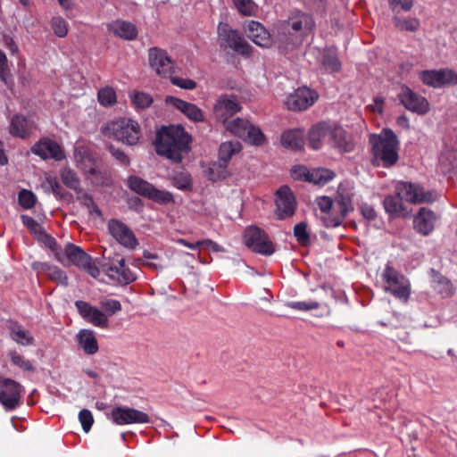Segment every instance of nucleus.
<instances>
[{"mask_svg": "<svg viewBox=\"0 0 457 457\" xmlns=\"http://www.w3.org/2000/svg\"><path fill=\"white\" fill-rule=\"evenodd\" d=\"M190 141L191 137L183 127H163L156 135V153L175 162H179L182 160V154L189 150Z\"/></svg>", "mask_w": 457, "mask_h": 457, "instance_id": "nucleus-1", "label": "nucleus"}, {"mask_svg": "<svg viewBox=\"0 0 457 457\" xmlns=\"http://www.w3.org/2000/svg\"><path fill=\"white\" fill-rule=\"evenodd\" d=\"M370 145L373 165L389 168L398 161L399 141L391 129H383L379 135H371Z\"/></svg>", "mask_w": 457, "mask_h": 457, "instance_id": "nucleus-2", "label": "nucleus"}, {"mask_svg": "<svg viewBox=\"0 0 457 457\" xmlns=\"http://www.w3.org/2000/svg\"><path fill=\"white\" fill-rule=\"evenodd\" d=\"M102 134L128 145H135L140 138V127L136 120L121 118L112 120L101 129Z\"/></svg>", "mask_w": 457, "mask_h": 457, "instance_id": "nucleus-3", "label": "nucleus"}, {"mask_svg": "<svg viewBox=\"0 0 457 457\" xmlns=\"http://www.w3.org/2000/svg\"><path fill=\"white\" fill-rule=\"evenodd\" d=\"M381 278L385 282V290L395 298L407 302L411 295V284L409 280L389 263L385 266Z\"/></svg>", "mask_w": 457, "mask_h": 457, "instance_id": "nucleus-4", "label": "nucleus"}, {"mask_svg": "<svg viewBox=\"0 0 457 457\" xmlns=\"http://www.w3.org/2000/svg\"><path fill=\"white\" fill-rule=\"evenodd\" d=\"M129 187L135 193L148 198L160 204H167L174 202L173 195L166 190H160L153 184L137 176H130L128 179Z\"/></svg>", "mask_w": 457, "mask_h": 457, "instance_id": "nucleus-5", "label": "nucleus"}, {"mask_svg": "<svg viewBox=\"0 0 457 457\" xmlns=\"http://www.w3.org/2000/svg\"><path fill=\"white\" fill-rule=\"evenodd\" d=\"M218 41L220 47L230 48L235 52L248 56L252 46L245 40L237 30L231 29L228 24L220 22L218 25Z\"/></svg>", "mask_w": 457, "mask_h": 457, "instance_id": "nucleus-6", "label": "nucleus"}, {"mask_svg": "<svg viewBox=\"0 0 457 457\" xmlns=\"http://www.w3.org/2000/svg\"><path fill=\"white\" fill-rule=\"evenodd\" d=\"M245 245L253 252L263 255H270L274 253V246L268 235L260 228L248 227L244 234Z\"/></svg>", "mask_w": 457, "mask_h": 457, "instance_id": "nucleus-7", "label": "nucleus"}, {"mask_svg": "<svg viewBox=\"0 0 457 457\" xmlns=\"http://www.w3.org/2000/svg\"><path fill=\"white\" fill-rule=\"evenodd\" d=\"M114 424L122 426L129 424H145L151 421L149 415L139 410L127 407L119 406L112 410L108 415Z\"/></svg>", "mask_w": 457, "mask_h": 457, "instance_id": "nucleus-8", "label": "nucleus"}, {"mask_svg": "<svg viewBox=\"0 0 457 457\" xmlns=\"http://www.w3.org/2000/svg\"><path fill=\"white\" fill-rule=\"evenodd\" d=\"M148 62L151 69L162 78L170 77L174 72V62L164 49L159 47L149 48Z\"/></svg>", "mask_w": 457, "mask_h": 457, "instance_id": "nucleus-9", "label": "nucleus"}, {"mask_svg": "<svg viewBox=\"0 0 457 457\" xmlns=\"http://www.w3.org/2000/svg\"><path fill=\"white\" fill-rule=\"evenodd\" d=\"M22 386L11 378L0 382V403L6 411H12L21 403Z\"/></svg>", "mask_w": 457, "mask_h": 457, "instance_id": "nucleus-10", "label": "nucleus"}, {"mask_svg": "<svg viewBox=\"0 0 457 457\" xmlns=\"http://www.w3.org/2000/svg\"><path fill=\"white\" fill-rule=\"evenodd\" d=\"M314 25L312 18L303 12H296L285 21L280 30L284 35H305L310 32Z\"/></svg>", "mask_w": 457, "mask_h": 457, "instance_id": "nucleus-11", "label": "nucleus"}, {"mask_svg": "<svg viewBox=\"0 0 457 457\" xmlns=\"http://www.w3.org/2000/svg\"><path fill=\"white\" fill-rule=\"evenodd\" d=\"M395 192L401 199L411 204L430 203L435 200L432 192H424L419 185L410 182H398L395 186Z\"/></svg>", "mask_w": 457, "mask_h": 457, "instance_id": "nucleus-12", "label": "nucleus"}, {"mask_svg": "<svg viewBox=\"0 0 457 457\" xmlns=\"http://www.w3.org/2000/svg\"><path fill=\"white\" fill-rule=\"evenodd\" d=\"M334 203L337 213L335 216L324 218L326 227H338L347 213L353 210L351 194L345 188L339 187Z\"/></svg>", "mask_w": 457, "mask_h": 457, "instance_id": "nucleus-13", "label": "nucleus"}, {"mask_svg": "<svg viewBox=\"0 0 457 457\" xmlns=\"http://www.w3.org/2000/svg\"><path fill=\"white\" fill-rule=\"evenodd\" d=\"M241 110L239 102L235 96L229 95L220 96L213 106V113L219 121L224 126L230 120L229 119Z\"/></svg>", "mask_w": 457, "mask_h": 457, "instance_id": "nucleus-14", "label": "nucleus"}, {"mask_svg": "<svg viewBox=\"0 0 457 457\" xmlns=\"http://www.w3.org/2000/svg\"><path fill=\"white\" fill-rule=\"evenodd\" d=\"M103 271L113 282L127 285L136 280L137 276L125 264L123 258L114 262H108L102 264Z\"/></svg>", "mask_w": 457, "mask_h": 457, "instance_id": "nucleus-15", "label": "nucleus"}, {"mask_svg": "<svg viewBox=\"0 0 457 457\" xmlns=\"http://www.w3.org/2000/svg\"><path fill=\"white\" fill-rule=\"evenodd\" d=\"M31 153L43 160L53 159L61 162L66 158L62 146L56 141L48 137H43L37 141L31 147Z\"/></svg>", "mask_w": 457, "mask_h": 457, "instance_id": "nucleus-16", "label": "nucleus"}, {"mask_svg": "<svg viewBox=\"0 0 457 457\" xmlns=\"http://www.w3.org/2000/svg\"><path fill=\"white\" fill-rule=\"evenodd\" d=\"M108 229L112 237L122 246L128 249H135L138 245V240L134 232L119 220H110Z\"/></svg>", "mask_w": 457, "mask_h": 457, "instance_id": "nucleus-17", "label": "nucleus"}, {"mask_svg": "<svg viewBox=\"0 0 457 457\" xmlns=\"http://www.w3.org/2000/svg\"><path fill=\"white\" fill-rule=\"evenodd\" d=\"M401 104L409 111L419 115H424L429 111V104L428 100L413 92L408 87H402L398 94Z\"/></svg>", "mask_w": 457, "mask_h": 457, "instance_id": "nucleus-18", "label": "nucleus"}, {"mask_svg": "<svg viewBox=\"0 0 457 457\" xmlns=\"http://www.w3.org/2000/svg\"><path fill=\"white\" fill-rule=\"evenodd\" d=\"M318 96L316 91L307 87H299L287 96L286 105L292 111H303L312 106Z\"/></svg>", "mask_w": 457, "mask_h": 457, "instance_id": "nucleus-19", "label": "nucleus"}, {"mask_svg": "<svg viewBox=\"0 0 457 457\" xmlns=\"http://www.w3.org/2000/svg\"><path fill=\"white\" fill-rule=\"evenodd\" d=\"M79 314L87 322L100 328H106L109 325L108 316L89 303L79 300L75 302Z\"/></svg>", "mask_w": 457, "mask_h": 457, "instance_id": "nucleus-20", "label": "nucleus"}, {"mask_svg": "<svg viewBox=\"0 0 457 457\" xmlns=\"http://www.w3.org/2000/svg\"><path fill=\"white\" fill-rule=\"evenodd\" d=\"M276 205V213L279 220L288 218L295 213V199L288 187L284 186L278 190Z\"/></svg>", "mask_w": 457, "mask_h": 457, "instance_id": "nucleus-21", "label": "nucleus"}, {"mask_svg": "<svg viewBox=\"0 0 457 457\" xmlns=\"http://www.w3.org/2000/svg\"><path fill=\"white\" fill-rule=\"evenodd\" d=\"M165 102L168 105L181 112L194 122H202L204 120L203 111L194 104L186 102L175 96H167Z\"/></svg>", "mask_w": 457, "mask_h": 457, "instance_id": "nucleus-22", "label": "nucleus"}, {"mask_svg": "<svg viewBox=\"0 0 457 457\" xmlns=\"http://www.w3.org/2000/svg\"><path fill=\"white\" fill-rule=\"evenodd\" d=\"M328 144L339 152L349 153L353 150L352 136L340 127L329 126Z\"/></svg>", "mask_w": 457, "mask_h": 457, "instance_id": "nucleus-23", "label": "nucleus"}, {"mask_svg": "<svg viewBox=\"0 0 457 457\" xmlns=\"http://www.w3.org/2000/svg\"><path fill=\"white\" fill-rule=\"evenodd\" d=\"M74 159L77 167L85 174L95 175L97 173L95 159L87 146L82 145H76Z\"/></svg>", "mask_w": 457, "mask_h": 457, "instance_id": "nucleus-24", "label": "nucleus"}, {"mask_svg": "<svg viewBox=\"0 0 457 457\" xmlns=\"http://www.w3.org/2000/svg\"><path fill=\"white\" fill-rule=\"evenodd\" d=\"M245 32L247 37L257 46L269 47L271 44L269 31L258 21H249Z\"/></svg>", "mask_w": 457, "mask_h": 457, "instance_id": "nucleus-25", "label": "nucleus"}, {"mask_svg": "<svg viewBox=\"0 0 457 457\" xmlns=\"http://www.w3.org/2000/svg\"><path fill=\"white\" fill-rule=\"evenodd\" d=\"M34 128L35 124L32 120L17 114L11 120L9 132L13 137L27 138L29 137Z\"/></svg>", "mask_w": 457, "mask_h": 457, "instance_id": "nucleus-26", "label": "nucleus"}, {"mask_svg": "<svg viewBox=\"0 0 457 457\" xmlns=\"http://www.w3.org/2000/svg\"><path fill=\"white\" fill-rule=\"evenodd\" d=\"M79 347L86 354L93 355L98 352L99 346L95 332L91 329H80L76 335Z\"/></svg>", "mask_w": 457, "mask_h": 457, "instance_id": "nucleus-27", "label": "nucleus"}, {"mask_svg": "<svg viewBox=\"0 0 457 457\" xmlns=\"http://www.w3.org/2000/svg\"><path fill=\"white\" fill-rule=\"evenodd\" d=\"M108 30L125 40H133L137 36V27L129 21H115L108 24Z\"/></svg>", "mask_w": 457, "mask_h": 457, "instance_id": "nucleus-28", "label": "nucleus"}, {"mask_svg": "<svg viewBox=\"0 0 457 457\" xmlns=\"http://www.w3.org/2000/svg\"><path fill=\"white\" fill-rule=\"evenodd\" d=\"M435 220L436 216L432 211L421 208L414 218V228L422 235H428L434 228Z\"/></svg>", "mask_w": 457, "mask_h": 457, "instance_id": "nucleus-29", "label": "nucleus"}, {"mask_svg": "<svg viewBox=\"0 0 457 457\" xmlns=\"http://www.w3.org/2000/svg\"><path fill=\"white\" fill-rule=\"evenodd\" d=\"M329 126L325 123H320L313 126L308 134V142L313 150L321 148L324 141L328 142Z\"/></svg>", "mask_w": 457, "mask_h": 457, "instance_id": "nucleus-30", "label": "nucleus"}, {"mask_svg": "<svg viewBox=\"0 0 457 457\" xmlns=\"http://www.w3.org/2000/svg\"><path fill=\"white\" fill-rule=\"evenodd\" d=\"M281 144L288 149H302L304 144L303 132L301 129L286 131L281 137Z\"/></svg>", "mask_w": 457, "mask_h": 457, "instance_id": "nucleus-31", "label": "nucleus"}, {"mask_svg": "<svg viewBox=\"0 0 457 457\" xmlns=\"http://www.w3.org/2000/svg\"><path fill=\"white\" fill-rule=\"evenodd\" d=\"M64 253L68 260L79 268L84 265L90 257L82 248L72 244L65 245Z\"/></svg>", "mask_w": 457, "mask_h": 457, "instance_id": "nucleus-32", "label": "nucleus"}, {"mask_svg": "<svg viewBox=\"0 0 457 457\" xmlns=\"http://www.w3.org/2000/svg\"><path fill=\"white\" fill-rule=\"evenodd\" d=\"M10 335L13 341L21 345H31L34 344V338L28 330L21 325L13 323L10 327Z\"/></svg>", "mask_w": 457, "mask_h": 457, "instance_id": "nucleus-33", "label": "nucleus"}, {"mask_svg": "<svg viewBox=\"0 0 457 457\" xmlns=\"http://www.w3.org/2000/svg\"><path fill=\"white\" fill-rule=\"evenodd\" d=\"M439 167L444 173L457 170V150L443 153L439 158Z\"/></svg>", "mask_w": 457, "mask_h": 457, "instance_id": "nucleus-34", "label": "nucleus"}, {"mask_svg": "<svg viewBox=\"0 0 457 457\" xmlns=\"http://www.w3.org/2000/svg\"><path fill=\"white\" fill-rule=\"evenodd\" d=\"M241 150V144L238 141H228L220 145L219 150L220 161L228 163L231 157Z\"/></svg>", "mask_w": 457, "mask_h": 457, "instance_id": "nucleus-35", "label": "nucleus"}, {"mask_svg": "<svg viewBox=\"0 0 457 457\" xmlns=\"http://www.w3.org/2000/svg\"><path fill=\"white\" fill-rule=\"evenodd\" d=\"M403 199L397 194L395 195H388L384 199V207L390 215L403 214L405 209L403 207Z\"/></svg>", "mask_w": 457, "mask_h": 457, "instance_id": "nucleus-36", "label": "nucleus"}, {"mask_svg": "<svg viewBox=\"0 0 457 457\" xmlns=\"http://www.w3.org/2000/svg\"><path fill=\"white\" fill-rule=\"evenodd\" d=\"M250 125L251 123L247 120L237 118L227 123L225 128L232 134L236 135L240 138H243L244 137H245V133L247 129H249Z\"/></svg>", "mask_w": 457, "mask_h": 457, "instance_id": "nucleus-37", "label": "nucleus"}, {"mask_svg": "<svg viewBox=\"0 0 457 457\" xmlns=\"http://www.w3.org/2000/svg\"><path fill=\"white\" fill-rule=\"evenodd\" d=\"M62 183L69 188L79 191L80 180L76 172L70 168H64L60 172Z\"/></svg>", "mask_w": 457, "mask_h": 457, "instance_id": "nucleus-38", "label": "nucleus"}, {"mask_svg": "<svg viewBox=\"0 0 457 457\" xmlns=\"http://www.w3.org/2000/svg\"><path fill=\"white\" fill-rule=\"evenodd\" d=\"M227 167L228 164L220 161L212 163L208 168V179L212 181H217L225 179L228 174Z\"/></svg>", "mask_w": 457, "mask_h": 457, "instance_id": "nucleus-39", "label": "nucleus"}, {"mask_svg": "<svg viewBox=\"0 0 457 457\" xmlns=\"http://www.w3.org/2000/svg\"><path fill=\"white\" fill-rule=\"evenodd\" d=\"M333 179V173L326 169H318L311 171L308 181L317 185H324Z\"/></svg>", "mask_w": 457, "mask_h": 457, "instance_id": "nucleus-40", "label": "nucleus"}, {"mask_svg": "<svg viewBox=\"0 0 457 457\" xmlns=\"http://www.w3.org/2000/svg\"><path fill=\"white\" fill-rule=\"evenodd\" d=\"M395 26L401 30L417 31L420 28V21L416 18L401 19L397 16L393 18Z\"/></svg>", "mask_w": 457, "mask_h": 457, "instance_id": "nucleus-41", "label": "nucleus"}, {"mask_svg": "<svg viewBox=\"0 0 457 457\" xmlns=\"http://www.w3.org/2000/svg\"><path fill=\"white\" fill-rule=\"evenodd\" d=\"M242 139L252 145H261L264 143L265 137L258 127L251 124L249 129H247L245 133V137H244Z\"/></svg>", "mask_w": 457, "mask_h": 457, "instance_id": "nucleus-42", "label": "nucleus"}, {"mask_svg": "<svg viewBox=\"0 0 457 457\" xmlns=\"http://www.w3.org/2000/svg\"><path fill=\"white\" fill-rule=\"evenodd\" d=\"M237 10L244 16H253L257 11V5L253 0H232Z\"/></svg>", "mask_w": 457, "mask_h": 457, "instance_id": "nucleus-43", "label": "nucleus"}, {"mask_svg": "<svg viewBox=\"0 0 457 457\" xmlns=\"http://www.w3.org/2000/svg\"><path fill=\"white\" fill-rule=\"evenodd\" d=\"M438 84H440V87L457 85V73L450 69H439Z\"/></svg>", "mask_w": 457, "mask_h": 457, "instance_id": "nucleus-44", "label": "nucleus"}, {"mask_svg": "<svg viewBox=\"0 0 457 457\" xmlns=\"http://www.w3.org/2000/svg\"><path fill=\"white\" fill-rule=\"evenodd\" d=\"M419 78L423 84L434 88H440V84H438V70L421 71L419 73Z\"/></svg>", "mask_w": 457, "mask_h": 457, "instance_id": "nucleus-45", "label": "nucleus"}, {"mask_svg": "<svg viewBox=\"0 0 457 457\" xmlns=\"http://www.w3.org/2000/svg\"><path fill=\"white\" fill-rule=\"evenodd\" d=\"M51 27L54 35L58 37H64L68 34V22L61 16L52 18Z\"/></svg>", "mask_w": 457, "mask_h": 457, "instance_id": "nucleus-46", "label": "nucleus"}, {"mask_svg": "<svg viewBox=\"0 0 457 457\" xmlns=\"http://www.w3.org/2000/svg\"><path fill=\"white\" fill-rule=\"evenodd\" d=\"M130 99L134 106L138 109L147 108L153 102L150 95L137 91L130 94Z\"/></svg>", "mask_w": 457, "mask_h": 457, "instance_id": "nucleus-47", "label": "nucleus"}, {"mask_svg": "<svg viewBox=\"0 0 457 457\" xmlns=\"http://www.w3.org/2000/svg\"><path fill=\"white\" fill-rule=\"evenodd\" d=\"M97 98L103 106H111L116 102V93L109 87L99 90Z\"/></svg>", "mask_w": 457, "mask_h": 457, "instance_id": "nucleus-48", "label": "nucleus"}, {"mask_svg": "<svg viewBox=\"0 0 457 457\" xmlns=\"http://www.w3.org/2000/svg\"><path fill=\"white\" fill-rule=\"evenodd\" d=\"M288 308L298 310L302 312H307L318 309L320 307V303L316 301L309 300V301H291L287 302L286 304Z\"/></svg>", "mask_w": 457, "mask_h": 457, "instance_id": "nucleus-49", "label": "nucleus"}, {"mask_svg": "<svg viewBox=\"0 0 457 457\" xmlns=\"http://www.w3.org/2000/svg\"><path fill=\"white\" fill-rule=\"evenodd\" d=\"M77 199L79 201V203L87 208L88 212L90 213H96L97 216H101V211L97 207V205L95 204L93 197L85 192H79Z\"/></svg>", "mask_w": 457, "mask_h": 457, "instance_id": "nucleus-50", "label": "nucleus"}, {"mask_svg": "<svg viewBox=\"0 0 457 457\" xmlns=\"http://www.w3.org/2000/svg\"><path fill=\"white\" fill-rule=\"evenodd\" d=\"M322 66L327 72H336L341 68L338 58L332 54H327L323 56Z\"/></svg>", "mask_w": 457, "mask_h": 457, "instance_id": "nucleus-51", "label": "nucleus"}, {"mask_svg": "<svg viewBox=\"0 0 457 457\" xmlns=\"http://www.w3.org/2000/svg\"><path fill=\"white\" fill-rule=\"evenodd\" d=\"M10 357L12 364L18 366L20 369L25 371H34L35 368L32 363L25 359L22 355L18 353L17 352H11Z\"/></svg>", "mask_w": 457, "mask_h": 457, "instance_id": "nucleus-52", "label": "nucleus"}, {"mask_svg": "<svg viewBox=\"0 0 457 457\" xmlns=\"http://www.w3.org/2000/svg\"><path fill=\"white\" fill-rule=\"evenodd\" d=\"M19 204L24 209H31L36 204V195L29 190L22 189L18 195Z\"/></svg>", "mask_w": 457, "mask_h": 457, "instance_id": "nucleus-53", "label": "nucleus"}, {"mask_svg": "<svg viewBox=\"0 0 457 457\" xmlns=\"http://www.w3.org/2000/svg\"><path fill=\"white\" fill-rule=\"evenodd\" d=\"M172 184L178 189L186 190L191 187L190 176L186 172H181L172 177Z\"/></svg>", "mask_w": 457, "mask_h": 457, "instance_id": "nucleus-54", "label": "nucleus"}, {"mask_svg": "<svg viewBox=\"0 0 457 457\" xmlns=\"http://www.w3.org/2000/svg\"><path fill=\"white\" fill-rule=\"evenodd\" d=\"M294 235L297 241L303 245H306L310 241L307 226L304 222H300L295 226Z\"/></svg>", "mask_w": 457, "mask_h": 457, "instance_id": "nucleus-55", "label": "nucleus"}, {"mask_svg": "<svg viewBox=\"0 0 457 457\" xmlns=\"http://www.w3.org/2000/svg\"><path fill=\"white\" fill-rule=\"evenodd\" d=\"M42 187L46 191L52 192L56 195L62 194V187L55 177L50 175L46 176Z\"/></svg>", "mask_w": 457, "mask_h": 457, "instance_id": "nucleus-56", "label": "nucleus"}, {"mask_svg": "<svg viewBox=\"0 0 457 457\" xmlns=\"http://www.w3.org/2000/svg\"><path fill=\"white\" fill-rule=\"evenodd\" d=\"M79 420L85 432H88L94 423L93 415L90 411L83 409L79 413Z\"/></svg>", "mask_w": 457, "mask_h": 457, "instance_id": "nucleus-57", "label": "nucleus"}, {"mask_svg": "<svg viewBox=\"0 0 457 457\" xmlns=\"http://www.w3.org/2000/svg\"><path fill=\"white\" fill-rule=\"evenodd\" d=\"M388 4L393 12H398L399 9L408 12L413 6L412 0H388Z\"/></svg>", "mask_w": 457, "mask_h": 457, "instance_id": "nucleus-58", "label": "nucleus"}, {"mask_svg": "<svg viewBox=\"0 0 457 457\" xmlns=\"http://www.w3.org/2000/svg\"><path fill=\"white\" fill-rule=\"evenodd\" d=\"M170 82L180 88L192 90L196 87V82L191 79H184L179 77H170Z\"/></svg>", "mask_w": 457, "mask_h": 457, "instance_id": "nucleus-59", "label": "nucleus"}, {"mask_svg": "<svg viewBox=\"0 0 457 457\" xmlns=\"http://www.w3.org/2000/svg\"><path fill=\"white\" fill-rule=\"evenodd\" d=\"M23 224L30 230L33 234L43 235V228L41 225L35 220L33 218L23 215L21 217Z\"/></svg>", "mask_w": 457, "mask_h": 457, "instance_id": "nucleus-60", "label": "nucleus"}, {"mask_svg": "<svg viewBox=\"0 0 457 457\" xmlns=\"http://www.w3.org/2000/svg\"><path fill=\"white\" fill-rule=\"evenodd\" d=\"M317 204L322 212H333V216L336 215L337 211L334 209L335 203L328 196H320L317 199Z\"/></svg>", "mask_w": 457, "mask_h": 457, "instance_id": "nucleus-61", "label": "nucleus"}, {"mask_svg": "<svg viewBox=\"0 0 457 457\" xmlns=\"http://www.w3.org/2000/svg\"><path fill=\"white\" fill-rule=\"evenodd\" d=\"M100 305L110 315L115 314L121 310V304L118 300L109 299L100 302Z\"/></svg>", "mask_w": 457, "mask_h": 457, "instance_id": "nucleus-62", "label": "nucleus"}, {"mask_svg": "<svg viewBox=\"0 0 457 457\" xmlns=\"http://www.w3.org/2000/svg\"><path fill=\"white\" fill-rule=\"evenodd\" d=\"M48 276L51 279L55 280L62 285H67L68 278L65 272L58 267H50Z\"/></svg>", "mask_w": 457, "mask_h": 457, "instance_id": "nucleus-63", "label": "nucleus"}, {"mask_svg": "<svg viewBox=\"0 0 457 457\" xmlns=\"http://www.w3.org/2000/svg\"><path fill=\"white\" fill-rule=\"evenodd\" d=\"M108 150L112 154V155L118 160L120 163L129 165V158L127 156V154L120 149H118L114 147L112 145H108Z\"/></svg>", "mask_w": 457, "mask_h": 457, "instance_id": "nucleus-64", "label": "nucleus"}]
</instances>
